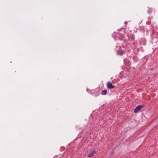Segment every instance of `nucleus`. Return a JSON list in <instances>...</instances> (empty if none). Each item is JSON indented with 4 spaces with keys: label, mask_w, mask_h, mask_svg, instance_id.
<instances>
[{
    "label": "nucleus",
    "mask_w": 158,
    "mask_h": 158,
    "mask_svg": "<svg viewBox=\"0 0 158 158\" xmlns=\"http://www.w3.org/2000/svg\"><path fill=\"white\" fill-rule=\"evenodd\" d=\"M143 107L142 105H140L137 106L135 109L134 112L136 113L140 110Z\"/></svg>",
    "instance_id": "obj_1"
},
{
    "label": "nucleus",
    "mask_w": 158,
    "mask_h": 158,
    "mask_svg": "<svg viewBox=\"0 0 158 158\" xmlns=\"http://www.w3.org/2000/svg\"><path fill=\"white\" fill-rule=\"evenodd\" d=\"M107 87L110 89H111L114 88V86L110 82H108L107 84Z\"/></svg>",
    "instance_id": "obj_2"
},
{
    "label": "nucleus",
    "mask_w": 158,
    "mask_h": 158,
    "mask_svg": "<svg viewBox=\"0 0 158 158\" xmlns=\"http://www.w3.org/2000/svg\"><path fill=\"white\" fill-rule=\"evenodd\" d=\"M95 153V151H93L91 153H89L88 155L87 156L88 157H90L93 156L94 155V154Z\"/></svg>",
    "instance_id": "obj_3"
},
{
    "label": "nucleus",
    "mask_w": 158,
    "mask_h": 158,
    "mask_svg": "<svg viewBox=\"0 0 158 158\" xmlns=\"http://www.w3.org/2000/svg\"><path fill=\"white\" fill-rule=\"evenodd\" d=\"M106 92L107 91L106 90H104L102 91L101 94L103 95H105L106 94Z\"/></svg>",
    "instance_id": "obj_4"
},
{
    "label": "nucleus",
    "mask_w": 158,
    "mask_h": 158,
    "mask_svg": "<svg viewBox=\"0 0 158 158\" xmlns=\"http://www.w3.org/2000/svg\"><path fill=\"white\" fill-rule=\"evenodd\" d=\"M118 52L120 55H122L123 54V52L122 50H119L118 51Z\"/></svg>",
    "instance_id": "obj_5"
}]
</instances>
